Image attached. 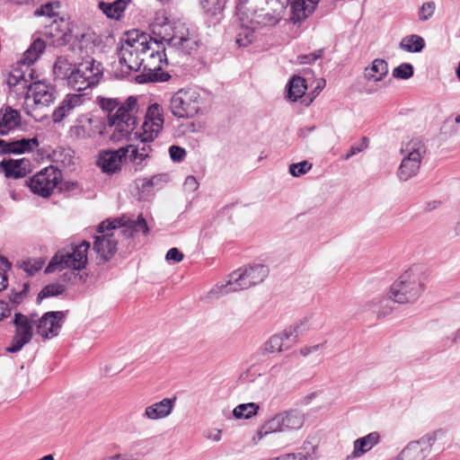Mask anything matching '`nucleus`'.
I'll return each instance as SVG.
<instances>
[{
  "label": "nucleus",
  "instance_id": "nucleus-64",
  "mask_svg": "<svg viewBox=\"0 0 460 460\" xmlns=\"http://www.w3.org/2000/svg\"><path fill=\"white\" fill-rule=\"evenodd\" d=\"M112 457L114 460H136L133 456H130L116 455Z\"/></svg>",
  "mask_w": 460,
  "mask_h": 460
},
{
  "label": "nucleus",
  "instance_id": "nucleus-4",
  "mask_svg": "<svg viewBox=\"0 0 460 460\" xmlns=\"http://www.w3.org/2000/svg\"><path fill=\"white\" fill-rule=\"evenodd\" d=\"M166 65L167 58L163 41L159 42L148 35L142 66L143 72L137 75L136 81L138 84L167 81L170 75L162 71Z\"/></svg>",
  "mask_w": 460,
  "mask_h": 460
},
{
  "label": "nucleus",
  "instance_id": "nucleus-15",
  "mask_svg": "<svg viewBox=\"0 0 460 460\" xmlns=\"http://www.w3.org/2000/svg\"><path fill=\"white\" fill-rule=\"evenodd\" d=\"M105 228L107 230H116L118 228L121 235L127 238L132 237L134 232L146 234L149 230L142 215H139L136 220H125L124 218L104 220L98 226V232L103 233Z\"/></svg>",
  "mask_w": 460,
  "mask_h": 460
},
{
  "label": "nucleus",
  "instance_id": "nucleus-33",
  "mask_svg": "<svg viewBox=\"0 0 460 460\" xmlns=\"http://www.w3.org/2000/svg\"><path fill=\"white\" fill-rule=\"evenodd\" d=\"M127 4L126 0H115L112 3L100 2L99 8L108 18L118 20L125 11Z\"/></svg>",
  "mask_w": 460,
  "mask_h": 460
},
{
  "label": "nucleus",
  "instance_id": "nucleus-39",
  "mask_svg": "<svg viewBox=\"0 0 460 460\" xmlns=\"http://www.w3.org/2000/svg\"><path fill=\"white\" fill-rule=\"evenodd\" d=\"M260 410L259 404L255 402L241 403L233 410L235 419H250L255 416Z\"/></svg>",
  "mask_w": 460,
  "mask_h": 460
},
{
  "label": "nucleus",
  "instance_id": "nucleus-58",
  "mask_svg": "<svg viewBox=\"0 0 460 460\" xmlns=\"http://www.w3.org/2000/svg\"><path fill=\"white\" fill-rule=\"evenodd\" d=\"M199 183L192 175L188 176L184 181V187L187 190L194 191L198 189Z\"/></svg>",
  "mask_w": 460,
  "mask_h": 460
},
{
  "label": "nucleus",
  "instance_id": "nucleus-57",
  "mask_svg": "<svg viewBox=\"0 0 460 460\" xmlns=\"http://www.w3.org/2000/svg\"><path fill=\"white\" fill-rule=\"evenodd\" d=\"M165 260L168 261L180 262L183 260V253L177 248H171L165 255Z\"/></svg>",
  "mask_w": 460,
  "mask_h": 460
},
{
  "label": "nucleus",
  "instance_id": "nucleus-27",
  "mask_svg": "<svg viewBox=\"0 0 460 460\" xmlns=\"http://www.w3.org/2000/svg\"><path fill=\"white\" fill-rule=\"evenodd\" d=\"M293 13L292 20L294 22L305 19L311 14L319 0H288Z\"/></svg>",
  "mask_w": 460,
  "mask_h": 460
},
{
  "label": "nucleus",
  "instance_id": "nucleus-40",
  "mask_svg": "<svg viewBox=\"0 0 460 460\" xmlns=\"http://www.w3.org/2000/svg\"><path fill=\"white\" fill-rule=\"evenodd\" d=\"M74 71V66L63 58H58L53 66V73L57 78L66 79L69 84L70 73Z\"/></svg>",
  "mask_w": 460,
  "mask_h": 460
},
{
  "label": "nucleus",
  "instance_id": "nucleus-11",
  "mask_svg": "<svg viewBox=\"0 0 460 460\" xmlns=\"http://www.w3.org/2000/svg\"><path fill=\"white\" fill-rule=\"evenodd\" d=\"M46 48V43L38 38L33 40L29 49L23 53L22 58L17 61V69L10 75L8 83L10 84H20L23 81L27 83V76L31 77L32 70L30 66L32 65L42 54Z\"/></svg>",
  "mask_w": 460,
  "mask_h": 460
},
{
  "label": "nucleus",
  "instance_id": "nucleus-16",
  "mask_svg": "<svg viewBox=\"0 0 460 460\" xmlns=\"http://www.w3.org/2000/svg\"><path fill=\"white\" fill-rule=\"evenodd\" d=\"M266 4L267 0H237L236 13L244 22L252 25L261 24V17Z\"/></svg>",
  "mask_w": 460,
  "mask_h": 460
},
{
  "label": "nucleus",
  "instance_id": "nucleus-52",
  "mask_svg": "<svg viewBox=\"0 0 460 460\" xmlns=\"http://www.w3.org/2000/svg\"><path fill=\"white\" fill-rule=\"evenodd\" d=\"M368 146V139L362 137L361 142L358 145H354L350 147L349 151L343 156V160H349L353 155L362 152Z\"/></svg>",
  "mask_w": 460,
  "mask_h": 460
},
{
  "label": "nucleus",
  "instance_id": "nucleus-1",
  "mask_svg": "<svg viewBox=\"0 0 460 460\" xmlns=\"http://www.w3.org/2000/svg\"><path fill=\"white\" fill-rule=\"evenodd\" d=\"M99 104L109 111L107 126L111 130V140L119 142L127 138L136 128L137 99L129 96L121 105L116 99L101 98Z\"/></svg>",
  "mask_w": 460,
  "mask_h": 460
},
{
  "label": "nucleus",
  "instance_id": "nucleus-9",
  "mask_svg": "<svg viewBox=\"0 0 460 460\" xmlns=\"http://www.w3.org/2000/svg\"><path fill=\"white\" fill-rule=\"evenodd\" d=\"M423 290L420 276L411 271L402 273L390 288L389 299L396 303H412Z\"/></svg>",
  "mask_w": 460,
  "mask_h": 460
},
{
  "label": "nucleus",
  "instance_id": "nucleus-32",
  "mask_svg": "<svg viewBox=\"0 0 460 460\" xmlns=\"http://www.w3.org/2000/svg\"><path fill=\"white\" fill-rule=\"evenodd\" d=\"M93 119L85 118L70 128V135L75 139H87L94 136L95 131L93 128Z\"/></svg>",
  "mask_w": 460,
  "mask_h": 460
},
{
  "label": "nucleus",
  "instance_id": "nucleus-61",
  "mask_svg": "<svg viewBox=\"0 0 460 460\" xmlns=\"http://www.w3.org/2000/svg\"><path fill=\"white\" fill-rule=\"evenodd\" d=\"M11 314V308L8 304L0 299V320L9 316Z\"/></svg>",
  "mask_w": 460,
  "mask_h": 460
},
{
  "label": "nucleus",
  "instance_id": "nucleus-25",
  "mask_svg": "<svg viewBox=\"0 0 460 460\" xmlns=\"http://www.w3.org/2000/svg\"><path fill=\"white\" fill-rule=\"evenodd\" d=\"M30 161L27 159H9L0 163V168L6 178L20 179L26 176L29 172Z\"/></svg>",
  "mask_w": 460,
  "mask_h": 460
},
{
  "label": "nucleus",
  "instance_id": "nucleus-31",
  "mask_svg": "<svg viewBox=\"0 0 460 460\" xmlns=\"http://www.w3.org/2000/svg\"><path fill=\"white\" fill-rule=\"evenodd\" d=\"M273 433H283L279 412L266 420L258 429L253 440H261L264 437Z\"/></svg>",
  "mask_w": 460,
  "mask_h": 460
},
{
  "label": "nucleus",
  "instance_id": "nucleus-55",
  "mask_svg": "<svg viewBox=\"0 0 460 460\" xmlns=\"http://www.w3.org/2000/svg\"><path fill=\"white\" fill-rule=\"evenodd\" d=\"M27 288H28V284H25L24 288L22 291L12 292L9 295V296H8L9 303L12 304L13 307L17 306L18 305H20L22 302L24 296H26Z\"/></svg>",
  "mask_w": 460,
  "mask_h": 460
},
{
  "label": "nucleus",
  "instance_id": "nucleus-44",
  "mask_svg": "<svg viewBox=\"0 0 460 460\" xmlns=\"http://www.w3.org/2000/svg\"><path fill=\"white\" fill-rule=\"evenodd\" d=\"M59 7L60 4L58 2L48 3L38 8L34 12V14L36 16H47L49 18H52L58 15V10L59 9Z\"/></svg>",
  "mask_w": 460,
  "mask_h": 460
},
{
  "label": "nucleus",
  "instance_id": "nucleus-17",
  "mask_svg": "<svg viewBox=\"0 0 460 460\" xmlns=\"http://www.w3.org/2000/svg\"><path fill=\"white\" fill-rule=\"evenodd\" d=\"M65 313L62 311H52L45 313L36 321V331L44 340L57 336L62 326Z\"/></svg>",
  "mask_w": 460,
  "mask_h": 460
},
{
  "label": "nucleus",
  "instance_id": "nucleus-59",
  "mask_svg": "<svg viewBox=\"0 0 460 460\" xmlns=\"http://www.w3.org/2000/svg\"><path fill=\"white\" fill-rule=\"evenodd\" d=\"M162 180V175H154L149 179H145L142 184L144 189L157 185Z\"/></svg>",
  "mask_w": 460,
  "mask_h": 460
},
{
  "label": "nucleus",
  "instance_id": "nucleus-18",
  "mask_svg": "<svg viewBox=\"0 0 460 460\" xmlns=\"http://www.w3.org/2000/svg\"><path fill=\"white\" fill-rule=\"evenodd\" d=\"M101 235L96 236L93 243L94 252L100 255L103 261L110 260L117 251L118 236L121 235L119 229L107 230L104 229L103 233H100Z\"/></svg>",
  "mask_w": 460,
  "mask_h": 460
},
{
  "label": "nucleus",
  "instance_id": "nucleus-30",
  "mask_svg": "<svg viewBox=\"0 0 460 460\" xmlns=\"http://www.w3.org/2000/svg\"><path fill=\"white\" fill-rule=\"evenodd\" d=\"M388 74V64L385 59L376 58L365 68L364 76L369 82H381Z\"/></svg>",
  "mask_w": 460,
  "mask_h": 460
},
{
  "label": "nucleus",
  "instance_id": "nucleus-35",
  "mask_svg": "<svg viewBox=\"0 0 460 460\" xmlns=\"http://www.w3.org/2000/svg\"><path fill=\"white\" fill-rule=\"evenodd\" d=\"M51 157L54 163L65 169L75 164L74 151L71 148L58 146L53 150Z\"/></svg>",
  "mask_w": 460,
  "mask_h": 460
},
{
  "label": "nucleus",
  "instance_id": "nucleus-56",
  "mask_svg": "<svg viewBox=\"0 0 460 460\" xmlns=\"http://www.w3.org/2000/svg\"><path fill=\"white\" fill-rule=\"evenodd\" d=\"M0 262L4 269H0V291L4 289L7 286V278L5 275V270L10 268V263L7 259L1 257Z\"/></svg>",
  "mask_w": 460,
  "mask_h": 460
},
{
  "label": "nucleus",
  "instance_id": "nucleus-26",
  "mask_svg": "<svg viewBox=\"0 0 460 460\" xmlns=\"http://www.w3.org/2000/svg\"><path fill=\"white\" fill-rule=\"evenodd\" d=\"M380 440L378 432L374 431L367 436L357 438L353 443V451L347 456L348 460L358 458L370 451Z\"/></svg>",
  "mask_w": 460,
  "mask_h": 460
},
{
  "label": "nucleus",
  "instance_id": "nucleus-34",
  "mask_svg": "<svg viewBox=\"0 0 460 460\" xmlns=\"http://www.w3.org/2000/svg\"><path fill=\"white\" fill-rule=\"evenodd\" d=\"M307 89L305 79L301 76H293L288 84V98L296 102L301 98Z\"/></svg>",
  "mask_w": 460,
  "mask_h": 460
},
{
  "label": "nucleus",
  "instance_id": "nucleus-60",
  "mask_svg": "<svg viewBox=\"0 0 460 460\" xmlns=\"http://www.w3.org/2000/svg\"><path fill=\"white\" fill-rule=\"evenodd\" d=\"M323 348V344H316L314 346H306L300 349V353L302 356L306 357L311 353L316 352L319 349Z\"/></svg>",
  "mask_w": 460,
  "mask_h": 460
},
{
  "label": "nucleus",
  "instance_id": "nucleus-24",
  "mask_svg": "<svg viewBox=\"0 0 460 460\" xmlns=\"http://www.w3.org/2000/svg\"><path fill=\"white\" fill-rule=\"evenodd\" d=\"M283 433L300 429L305 424V414L296 409L279 412Z\"/></svg>",
  "mask_w": 460,
  "mask_h": 460
},
{
  "label": "nucleus",
  "instance_id": "nucleus-21",
  "mask_svg": "<svg viewBox=\"0 0 460 460\" xmlns=\"http://www.w3.org/2000/svg\"><path fill=\"white\" fill-rule=\"evenodd\" d=\"M295 344V335L286 329L269 338L263 344V353H280L290 349Z\"/></svg>",
  "mask_w": 460,
  "mask_h": 460
},
{
  "label": "nucleus",
  "instance_id": "nucleus-41",
  "mask_svg": "<svg viewBox=\"0 0 460 460\" xmlns=\"http://www.w3.org/2000/svg\"><path fill=\"white\" fill-rule=\"evenodd\" d=\"M9 146L7 151L9 154H22L27 151H31L32 149V146H38L37 138L26 139L22 138L20 140L8 142Z\"/></svg>",
  "mask_w": 460,
  "mask_h": 460
},
{
  "label": "nucleus",
  "instance_id": "nucleus-53",
  "mask_svg": "<svg viewBox=\"0 0 460 460\" xmlns=\"http://www.w3.org/2000/svg\"><path fill=\"white\" fill-rule=\"evenodd\" d=\"M169 155L173 162H181L186 156V150L179 146H172L169 148Z\"/></svg>",
  "mask_w": 460,
  "mask_h": 460
},
{
  "label": "nucleus",
  "instance_id": "nucleus-43",
  "mask_svg": "<svg viewBox=\"0 0 460 460\" xmlns=\"http://www.w3.org/2000/svg\"><path fill=\"white\" fill-rule=\"evenodd\" d=\"M65 291V287L60 284H49L44 287L39 293L37 300L41 301L44 298L58 296Z\"/></svg>",
  "mask_w": 460,
  "mask_h": 460
},
{
  "label": "nucleus",
  "instance_id": "nucleus-22",
  "mask_svg": "<svg viewBox=\"0 0 460 460\" xmlns=\"http://www.w3.org/2000/svg\"><path fill=\"white\" fill-rule=\"evenodd\" d=\"M176 398H164L146 407L142 417L148 420H158L171 415L175 406Z\"/></svg>",
  "mask_w": 460,
  "mask_h": 460
},
{
  "label": "nucleus",
  "instance_id": "nucleus-5",
  "mask_svg": "<svg viewBox=\"0 0 460 460\" xmlns=\"http://www.w3.org/2000/svg\"><path fill=\"white\" fill-rule=\"evenodd\" d=\"M89 248L90 243L84 241L80 244H71L58 250L51 258L45 269V272L51 273L64 269L75 270L84 269L87 263V252Z\"/></svg>",
  "mask_w": 460,
  "mask_h": 460
},
{
  "label": "nucleus",
  "instance_id": "nucleus-7",
  "mask_svg": "<svg viewBox=\"0 0 460 460\" xmlns=\"http://www.w3.org/2000/svg\"><path fill=\"white\" fill-rule=\"evenodd\" d=\"M54 88L43 82L31 84L23 104L26 114L36 120H41L44 115L40 111L54 102Z\"/></svg>",
  "mask_w": 460,
  "mask_h": 460
},
{
  "label": "nucleus",
  "instance_id": "nucleus-51",
  "mask_svg": "<svg viewBox=\"0 0 460 460\" xmlns=\"http://www.w3.org/2000/svg\"><path fill=\"white\" fill-rule=\"evenodd\" d=\"M176 48L181 49L185 54H190L198 48V41L193 35L189 34L181 44V46H177Z\"/></svg>",
  "mask_w": 460,
  "mask_h": 460
},
{
  "label": "nucleus",
  "instance_id": "nucleus-49",
  "mask_svg": "<svg viewBox=\"0 0 460 460\" xmlns=\"http://www.w3.org/2000/svg\"><path fill=\"white\" fill-rule=\"evenodd\" d=\"M312 168V164L307 161H303L289 165V172L294 177H299L306 173Z\"/></svg>",
  "mask_w": 460,
  "mask_h": 460
},
{
  "label": "nucleus",
  "instance_id": "nucleus-54",
  "mask_svg": "<svg viewBox=\"0 0 460 460\" xmlns=\"http://www.w3.org/2000/svg\"><path fill=\"white\" fill-rule=\"evenodd\" d=\"M323 53V49H318L315 52L307 54V55H300L297 57V62L299 64H311L318 58H321Z\"/></svg>",
  "mask_w": 460,
  "mask_h": 460
},
{
  "label": "nucleus",
  "instance_id": "nucleus-48",
  "mask_svg": "<svg viewBox=\"0 0 460 460\" xmlns=\"http://www.w3.org/2000/svg\"><path fill=\"white\" fill-rule=\"evenodd\" d=\"M436 4L434 2L429 1L424 3L418 11L419 20L421 22L428 21L430 19L435 12Z\"/></svg>",
  "mask_w": 460,
  "mask_h": 460
},
{
  "label": "nucleus",
  "instance_id": "nucleus-50",
  "mask_svg": "<svg viewBox=\"0 0 460 460\" xmlns=\"http://www.w3.org/2000/svg\"><path fill=\"white\" fill-rule=\"evenodd\" d=\"M254 40V31L248 28L243 29L238 33L236 38V43L240 47H246L251 44Z\"/></svg>",
  "mask_w": 460,
  "mask_h": 460
},
{
  "label": "nucleus",
  "instance_id": "nucleus-63",
  "mask_svg": "<svg viewBox=\"0 0 460 460\" xmlns=\"http://www.w3.org/2000/svg\"><path fill=\"white\" fill-rule=\"evenodd\" d=\"M255 374L252 373L251 370H248L246 371L245 373L242 374L241 376H240V379L243 383H249V382H253L254 379L252 378V376H254Z\"/></svg>",
  "mask_w": 460,
  "mask_h": 460
},
{
  "label": "nucleus",
  "instance_id": "nucleus-23",
  "mask_svg": "<svg viewBox=\"0 0 460 460\" xmlns=\"http://www.w3.org/2000/svg\"><path fill=\"white\" fill-rule=\"evenodd\" d=\"M125 148L128 149L127 157L136 170H140L146 164V161L153 152L152 146L144 142H140L138 145H128Z\"/></svg>",
  "mask_w": 460,
  "mask_h": 460
},
{
  "label": "nucleus",
  "instance_id": "nucleus-3",
  "mask_svg": "<svg viewBox=\"0 0 460 460\" xmlns=\"http://www.w3.org/2000/svg\"><path fill=\"white\" fill-rule=\"evenodd\" d=\"M148 34L139 31L127 33L126 40L118 50L121 76H128L131 72L142 68L146 49Z\"/></svg>",
  "mask_w": 460,
  "mask_h": 460
},
{
  "label": "nucleus",
  "instance_id": "nucleus-29",
  "mask_svg": "<svg viewBox=\"0 0 460 460\" xmlns=\"http://www.w3.org/2000/svg\"><path fill=\"white\" fill-rule=\"evenodd\" d=\"M83 102L82 95H67L61 104L53 111L54 122H60L74 108L80 106Z\"/></svg>",
  "mask_w": 460,
  "mask_h": 460
},
{
  "label": "nucleus",
  "instance_id": "nucleus-42",
  "mask_svg": "<svg viewBox=\"0 0 460 460\" xmlns=\"http://www.w3.org/2000/svg\"><path fill=\"white\" fill-rule=\"evenodd\" d=\"M226 1L227 0H201L200 4L206 13L214 16L224 11Z\"/></svg>",
  "mask_w": 460,
  "mask_h": 460
},
{
  "label": "nucleus",
  "instance_id": "nucleus-36",
  "mask_svg": "<svg viewBox=\"0 0 460 460\" xmlns=\"http://www.w3.org/2000/svg\"><path fill=\"white\" fill-rule=\"evenodd\" d=\"M60 23H64V21L61 20L60 22H58L55 19L49 25L47 26V30L45 31L46 35L53 39L52 43L55 45H61L66 41L67 29L66 27L61 28Z\"/></svg>",
  "mask_w": 460,
  "mask_h": 460
},
{
  "label": "nucleus",
  "instance_id": "nucleus-62",
  "mask_svg": "<svg viewBox=\"0 0 460 460\" xmlns=\"http://www.w3.org/2000/svg\"><path fill=\"white\" fill-rule=\"evenodd\" d=\"M205 437L213 441H219L221 439V430L220 429L208 430L205 433Z\"/></svg>",
  "mask_w": 460,
  "mask_h": 460
},
{
  "label": "nucleus",
  "instance_id": "nucleus-13",
  "mask_svg": "<svg viewBox=\"0 0 460 460\" xmlns=\"http://www.w3.org/2000/svg\"><path fill=\"white\" fill-rule=\"evenodd\" d=\"M36 323L32 317H29L22 313H15L13 320L14 325V333L10 345L6 348L9 353L20 351L28 344L33 336V323Z\"/></svg>",
  "mask_w": 460,
  "mask_h": 460
},
{
  "label": "nucleus",
  "instance_id": "nucleus-6",
  "mask_svg": "<svg viewBox=\"0 0 460 460\" xmlns=\"http://www.w3.org/2000/svg\"><path fill=\"white\" fill-rule=\"evenodd\" d=\"M426 153L427 146L420 137L411 138L402 144L401 154L403 155V158L398 170L401 181H406L418 173Z\"/></svg>",
  "mask_w": 460,
  "mask_h": 460
},
{
  "label": "nucleus",
  "instance_id": "nucleus-10",
  "mask_svg": "<svg viewBox=\"0 0 460 460\" xmlns=\"http://www.w3.org/2000/svg\"><path fill=\"white\" fill-rule=\"evenodd\" d=\"M202 105L199 93L194 89H181L171 98L170 109L174 117L189 119L197 115Z\"/></svg>",
  "mask_w": 460,
  "mask_h": 460
},
{
  "label": "nucleus",
  "instance_id": "nucleus-19",
  "mask_svg": "<svg viewBox=\"0 0 460 460\" xmlns=\"http://www.w3.org/2000/svg\"><path fill=\"white\" fill-rule=\"evenodd\" d=\"M437 440L435 433L427 434L419 440L410 442L402 451L406 460H425Z\"/></svg>",
  "mask_w": 460,
  "mask_h": 460
},
{
  "label": "nucleus",
  "instance_id": "nucleus-8",
  "mask_svg": "<svg viewBox=\"0 0 460 460\" xmlns=\"http://www.w3.org/2000/svg\"><path fill=\"white\" fill-rule=\"evenodd\" d=\"M103 68L100 62L87 58L77 65H74V71L70 73L69 86L75 91H84L96 85L102 76Z\"/></svg>",
  "mask_w": 460,
  "mask_h": 460
},
{
  "label": "nucleus",
  "instance_id": "nucleus-14",
  "mask_svg": "<svg viewBox=\"0 0 460 460\" xmlns=\"http://www.w3.org/2000/svg\"><path fill=\"white\" fill-rule=\"evenodd\" d=\"M62 178L61 171L54 166H49L37 172L31 180V190L43 198L49 197Z\"/></svg>",
  "mask_w": 460,
  "mask_h": 460
},
{
  "label": "nucleus",
  "instance_id": "nucleus-28",
  "mask_svg": "<svg viewBox=\"0 0 460 460\" xmlns=\"http://www.w3.org/2000/svg\"><path fill=\"white\" fill-rule=\"evenodd\" d=\"M21 124V116L16 110L6 107L0 113V136L8 134Z\"/></svg>",
  "mask_w": 460,
  "mask_h": 460
},
{
  "label": "nucleus",
  "instance_id": "nucleus-20",
  "mask_svg": "<svg viewBox=\"0 0 460 460\" xmlns=\"http://www.w3.org/2000/svg\"><path fill=\"white\" fill-rule=\"evenodd\" d=\"M128 149L119 147L117 150L102 151L97 164L107 174H113L121 169L122 162L127 158Z\"/></svg>",
  "mask_w": 460,
  "mask_h": 460
},
{
  "label": "nucleus",
  "instance_id": "nucleus-45",
  "mask_svg": "<svg viewBox=\"0 0 460 460\" xmlns=\"http://www.w3.org/2000/svg\"><path fill=\"white\" fill-rule=\"evenodd\" d=\"M19 268L22 269L29 276H33L43 266L40 260H27L18 262Z\"/></svg>",
  "mask_w": 460,
  "mask_h": 460
},
{
  "label": "nucleus",
  "instance_id": "nucleus-38",
  "mask_svg": "<svg viewBox=\"0 0 460 460\" xmlns=\"http://www.w3.org/2000/svg\"><path fill=\"white\" fill-rule=\"evenodd\" d=\"M189 34L190 31L185 25L183 23H178L173 27L172 35L169 38L163 37L162 41H166L169 46L176 48L177 46H181Z\"/></svg>",
  "mask_w": 460,
  "mask_h": 460
},
{
  "label": "nucleus",
  "instance_id": "nucleus-47",
  "mask_svg": "<svg viewBox=\"0 0 460 460\" xmlns=\"http://www.w3.org/2000/svg\"><path fill=\"white\" fill-rule=\"evenodd\" d=\"M310 329V319L304 318L296 325L286 328L287 331H291L295 335V343L297 341L299 336L303 335L305 332Z\"/></svg>",
  "mask_w": 460,
  "mask_h": 460
},
{
  "label": "nucleus",
  "instance_id": "nucleus-2",
  "mask_svg": "<svg viewBox=\"0 0 460 460\" xmlns=\"http://www.w3.org/2000/svg\"><path fill=\"white\" fill-rule=\"evenodd\" d=\"M269 274V269L262 264L251 265L232 272L227 280L217 284L208 293L210 298L247 289L261 283Z\"/></svg>",
  "mask_w": 460,
  "mask_h": 460
},
{
  "label": "nucleus",
  "instance_id": "nucleus-46",
  "mask_svg": "<svg viewBox=\"0 0 460 460\" xmlns=\"http://www.w3.org/2000/svg\"><path fill=\"white\" fill-rule=\"evenodd\" d=\"M413 75V66L409 63H402L393 70V76L398 79H409Z\"/></svg>",
  "mask_w": 460,
  "mask_h": 460
},
{
  "label": "nucleus",
  "instance_id": "nucleus-37",
  "mask_svg": "<svg viewBox=\"0 0 460 460\" xmlns=\"http://www.w3.org/2000/svg\"><path fill=\"white\" fill-rule=\"evenodd\" d=\"M399 47L404 51L417 53L424 49L425 41L420 36L412 34L402 38Z\"/></svg>",
  "mask_w": 460,
  "mask_h": 460
},
{
  "label": "nucleus",
  "instance_id": "nucleus-12",
  "mask_svg": "<svg viewBox=\"0 0 460 460\" xmlns=\"http://www.w3.org/2000/svg\"><path fill=\"white\" fill-rule=\"evenodd\" d=\"M164 116L159 104L148 107L141 128L135 132V137L140 142L150 144L160 134L164 127Z\"/></svg>",
  "mask_w": 460,
  "mask_h": 460
}]
</instances>
